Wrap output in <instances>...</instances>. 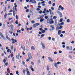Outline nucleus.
I'll list each match as a JSON object with an SVG mask.
<instances>
[{"mask_svg": "<svg viewBox=\"0 0 75 75\" xmlns=\"http://www.w3.org/2000/svg\"><path fill=\"white\" fill-rule=\"evenodd\" d=\"M25 71L27 72V75H30V73L29 71H28V68H26L25 69Z\"/></svg>", "mask_w": 75, "mask_h": 75, "instance_id": "f257e3e1", "label": "nucleus"}, {"mask_svg": "<svg viewBox=\"0 0 75 75\" xmlns=\"http://www.w3.org/2000/svg\"><path fill=\"white\" fill-rule=\"evenodd\" d=\"M38 25H39V23H36V24H34L33 25V27H34V28H35V27H37Z\"/></svg>", "mask_w": 75, "mask_h": 75, "instance_id": "f03ea898", "label": "nucleus"}, {"mask_svg": "<svg viewBox=\"0 0 75 75\" xmlns=\"http://www.w3.org/2000/svg\"><path fill=\"white\" fill-rule=\"evenodd\" d=\"M42 43V48L44 50L45 49V45L44 44V43Z\"/></svg>", "mask_w": 75, "mask_h": 75, "instance_id": "7ed1b4c3", "label": "nucleus"}, {"mask_svg": "<svg viewBox=\"0 0 75 75\" xmlns=\"http://www.w3.org/2000/svg\"><path fill=\"white\" fill-rule=\"evenodd\" d=\"M28 56L29 57V59H31V58H32V57L31 56V54H29L28 55Z\"/></svg>", "mask_w": 75, "mask_h": 75, "instance_id": "20e7f679", "label": "nucleus"}, {"mask_svg": "<svg viewBox=\"0 0 75 75\" xmlns=\"http://www.w3.org/2000/svg\"><path fill=\"white\" fill-rule=\"evenodd\" d=\"M29 2H31V3H36V1L35 0H30L29 1Z\"/></svg>", "mask_w": 75, "mask_h": 75, "instance_id": "39448f33", "label": "nucleus"}, {"mask_svg": "<svg viewBox=\"0 0 75 75\" xmlns=\"http://www.w3.org/2000/svg\"><path fill=\"white\" fill-rule=\"evenodd\" d=\"M58 13L59 16H60V17H62V13H61V12H58Z\"/></svg>", "mask_w": 75, "mask_h": 75, "instance_id": "423d86ee", "label": "nucleus"}, {"mask_svg": "<svg viewBox=\"0 0 75 75\" xmlns=\"http://www.w3.org/2000/svg\"><path fill=\"white\" fill-rule=\"evenodd\" d=\"M6 39H7V40H8V41H11V39H10V38L8 37V35H6Z\"/></svg>", "mask_w": 75, "mask_h": 75, "instance_id": "0eeeda50", "label": "nucleus"}, {"mask_svg": "<svg viewBox=\"0 0 75 75\" xmlns=\"http://www.w3.org/2000/svg\"><path fill=\"white\" fill-rule=\"evenodd\" d=\"M21 48L23 50H25V46H24L23 45H22L21 46Z\"/></svg>", "mask_w": 75, "mask_h": 75, "instance_id": "6e6552de", "label": "nucleus"}, {"mask_svg": "<svg viewBox=\"0 0 75 75\" xmlns=\"http://www.w3.org/2000/svg\"><path fill=\"white\" fill-rule=\"evenodd\" d=\"M35 47L34 46H32L31 47V51H34L35 50Z\"/></svg>", "mask_w": 75, "mask_h": 75, "instance_id": "1a4fd4ad", "label": "nucleus"}, {"mask_svg": "<svg viewBox=\"0 0 75 75\" xmlns=\"http://www.w3.org/2000/svg\"><path fill=\"white\" fill-rule=\"evenodd\" d=\"M11 31H12V32H13V31L14 30H13V25H11Z\"/></svg>", "mask_w": 75, "mask_h": 75, "instance_id": "9d476101", "label": "nucleus"}, {"mask_svg": "<svg viewBox=\"0 0 75 75\" xmlns=\"http://www.w3.org/2000/svg\"><path fill=\"white\" fill-rule=\"evenodd\" d=\"M29 14L30 16H33V14H34V12H33L31 11L30 12Z\"/></svg>", "mask_w": 75, "mask_h": 75, "instance_id": "9b49d317", "label": "nucleus"}, {"mask_svg": "<svg viewBox=\"0 0 75 75\" xmlns=\"http://www.w3.org/2000/svg\"><path fill=\"white\" fill-rule=\"evenodd\" d=\"M48 59H49V61H51L52 62H53V60H52V59L51 58V57H48Z\"/></svg>", "mask_w": 75, "mask_h": 75, "instance_id": "f8f14e48", "label": "nucleus"}, {"mask_svg": "<svg viewBox=\"0 0 75 75\" xmlns=\"http://www.w3.org/2000/svg\"><path fill=\"white\" fill-rule=\"evenodd\" d=\"M61 34V30H59L58 31V34L59 35Z\"/></svg>", "mask_w": 75, "mask_h": 75, "instance_id": "ddd939ff", "label": "nucleus"}, {"mask_svg": "<svg viewBox=\"0 0 75 75\" xmlns=\"http://www.w3.org/2000/svg\"><path fill=\"white\" fill-rule=\"evenodd\" d=\"M42 18H43V17L42 16H40L38 18V19H39V20H40V19H42Z\"/></svg>", "mask_w": 75, "mask_h": 75, "instance_id": "4468645a", "label": "nucleus"}, {"mask_svg": "<svg viewBox=\"0 0 75 75\" xmlns=\"http://www.w3.org/2000/svg\"><path fill=\"white\" fill-rule=\"evenodd\" d=\"M7 16V13H5L4 15V18H6Z\"/></svg>", "mask_w": 75, "mask_h": 75, "instance_id": "2eb2a0df", "label": "nucleus"}, {"mask_svg": "<svg viewBox=\"0 0 75 75\" xmlns=\"http://www.w3.org/2000/svg\"><path fill=\"white\" fill-rule=\"evenodd\" d=\"M50 18H49L47 19V23H50Z\"/></svg>", "mask_w": 75, "mask_h": 75, "instance_id": "dca6fc26", "label": "nucleus"}, {"mask_svg": "<svg viewBox=\"0 0 75 75\" xmlns=\"http://www.w3.org/2000/svg\"><path fill=\"white\" fill-rule=\"evenodd\" d=\"M50 27H52V30H53L54 29V26L51 25Z\"/></svg>", "mask_w": 75, "mask_h": 75, "instance_id": "f3484780", "label": "nucleus"}, {"mask_svg": "<svg viewBox=\"0 0 75 75\" xmlns=\"http://www.w3.org/2000/svg\"><path fill=\"white\" fill-rule=\"evenodd\" d=\"M64 22H62V23H59V25H64Z\"/></svg>", "mask_w": 75, "mask_h": 75, "instance_id": "a211bd4d", "label": "nucleus"}, {"mask_svg": "<svg viewBox=\"0 0 75 75\" xmlns=\"http://www.w3.org/2000/svg\"><path fill=\"white\" fill-rule=\"evenodd\" d=\"M11 40L12 41H15V42H17V40H14V39H13V38H12L11 39Z\"/></svg>", "mask_w": 75, "mask_h": 75, "instance_id": "6ab92c4d", "label": "nucleus"}, {"mask_svg": "<svg viewBox=\"0 0 75 75\" xmlns=\"http://www.w3.org/2000/svg\"><path fill=\"white\" fill-rule=\"evenodd\" d=\"M55 67H56V68H58V67L57 66V63H54V64Z\"/></svg>", "mask_w": 75, "mask_h": 75, "instance_id": "aec40b11", "label": "nucleus"}, {"mask_svg": "<svg viewBox=\"0 0 75 75\" xmlns=\"http://www.w3.org/2000/svg\"><path fill=\"white\" fill-rule=\"evenodd\" d=\"M44 21V19H42L40 20V22H43Z\"/></svg>", "mask_w": 75, "mask_h": 75, "instance_id": "412c9836", "label": "nucleus"}, {"mask_svg": "<svg viewBox=\"0 0 75 75\" xmlns=\"http://www.w3.org/2000/svg\"><path fill=\"white\" fill-rule=\"evenodd\" d=\"M45 36V34H42V35H41V38H42V37H44Z\"/></svg>", "mask_w": 75, "mask_h": 75, "instance_id": "4be33fe9", "label": "nucleus"}, {"mask_svg": "<svg viewBox=\"0 0 75 75\" xmlns=\"http://www.w3.org/2000/svg\"><path fill=\"white\" fill-rule=\"evenodd\" d=\"M47 71H49V70H50V68H49V66H47Z\"/></svg>", "mask_w": 75, "mask_h": 75, "instance_id": "5701e85b", "label": "nucleus"}, {"mask_svg": "<svg viewBox=\"0 0 75 75\" xmlns=\"http://www.w3.org/2000/svg\"><path fill=\"white\" fill-rule=\"evenodd\" d=\"M45 32H46V31L45 30H43L42 31V33H45Z\"/></svg>", "mask_w": 75, "mask_h": 75, "instance_id": "b1692460", "label": "nucleus"}, {"mask_svg": "<svg viewBox=\"0 0 75 75\" xmlns=\"http://www.w3.org/2000/svg\"><path fill=\"white\" fill-rule=\"evenodd\" d=\"M67 23H69L70 22V20L69 19H68L67 20Z\"/></svg>", "mask_w": 75, "mask_h": 75, "instance_id": "393cba45", "label": "nucleus"}, {"mask_svg": "<svg viewBox=\"0 0 75 75\" xmlns=\"http://www.w3.org/2000/svg\"><path fill=\"white\" fill-rule=\"evenodd\" d=\"M69 49L70 50H72V46H70L69 48Z\"/></svg>", "mask_w": 75, "mask_h": 75, "instance_id": "a878e982", "label": "nucleus"}, {"mask_svg": "<svg viewBox=\"0 0 75 75\" xmlns=\"http://www.w3.org/2000/svg\"><path fill=\"white\" fill-rule=\"evenodd\" d=\"M50 24H53V23H54V21H51L50 22Z\"/></svg>", "mask_w": 75, "mask_h": 75, "instance_id": "bb28decb", "label": "nucleus"}, {"mask_svg": "<svg viewBox=\"0 0 75 75\" xmlns=\"http://www.w3.org/2000/svg\"><path fill=\"white\" fill-rule=\"evenodd\" d=\"M17 33H21V30H18L17 31Z\"/></svg>", "mask_w": 75, "mask_h": 75, "instance_id": "cd10ccee", "label": "nucleus"}, {"mask_svg": "<svg viewBox=\"0 0 75 75\" xmlns=\"http://www.w3.org/2000/svg\"><path fill=\"white\" fill-rule=\"evenodd\" d=\"M63 21V18H61L59 21V22L60 23H61V22H62V21Z\"/></svg>", "mask_w": 75, "mask_h": 75, "instance_id": "c85d7f7f", "label": "nucleus"}, {"mask_svg": "<svg viewBox=\"0 0 75 75\" xmlns=\"http://www.w3.org/2000/svg\"><path fill=\"white\" fill-rule=\"evenodd\" d=\"M2 38L3 39V40H6V38H4V37L3 36L2 37Z\"/></svg>", "mask_w": 75, "mask_h": 75, "instance_id": "c756f323", "label": "nucleus"}, {"mask_svg": "<svg viewBox=\"0 0 75 75\" xmlns=\"http://www.w3.org/2000/svg\"><path fill=\"white\" fill-rule=\"evenodd\" d=\"M15 23L16 24H18V21H16Z\"/></svg>", "mask_w": 75, "mask_h": 75, "instance_id": "7c9ffc66", "label": "nucleus"}, {"mask_svg": "<svg viewBox=\"0 0 75 75\" xmlns=\"http://www.w3.org/2000/svg\"><path fill=\"white\" fill-rule=\"evenodd\" d=\"M23 72L24 74V75H25V70L23 69Z\"/></svg>", "mask_w": 75, "mask_h": 75, "instance_id": "2f4dec72", "label": "nucleus"}, {"mask_svg": "<svg viewBox=\"0 0 75 75\" xmlns=\"http://www.w3.org/2000/svg\"><path fill=\"white\" fill-rule=\"evenodd\" d=\"M0 35H1V37H3V34H2V33H0Z\"/></svg>", "mask_w": 75, "mask_h": 75, "instance_id": "473e14b6", "label": "nucleus"}, {"mask_svg": "<svg viewBox=\"0 0 75 75\" xmlns=\"http://www.w3.org/2000/svg\"><path fill=\"white\" fill-rule=\"evenodd\" d=\"M48 75H51V71H50L48 72Z\"/></svg>", "mask_w": 75, "mask_h": 75, "instance_id": "72a5a7b5", "label": "nucleus"}, {"mask_svg": "<svg viewBox=\"0 0 75 75\" xmlns=\"http://www.w3.org/2000/svg\"><path fill=\"white\" fill-rule=\"evenodd\" d=\"M31 23L33 24H34V23H35V21H31Z\"/></svg>", "mask_w": 75, "mask_h": 75, "instance_id": "f704fd0d", "label": "nucleus"}, {"mask_svg": "<svg viewBox=\"0 0 75 75\" xmlns=\"http://www.w3.org/2000/svg\"><path fill=\"white\" fill-rule=\"evenodd\" d=\"M57 17L56 16H54L53 17V19H56V18H57Z\"/></svg>", "mask_w": 75, "mask_h": 75, "instance_id": "c9c22d12", "label": "nucleus"}, {"mask_svg": "<svg viewBox=\"0 0 75 75\" xmlns=\"http://www.w3.org/2000/svg\"><path fill=\"white\" fill-rule=\"evenodd\" d=\"M45 19H48V17L47 16H45Z\"/></svg>", "mask_w": 75, "mask_h": 75, "instance_id": "e433bc0d", "label": "nucleus"}, {"mask_svg": "<svg viewBox=\"0 0 75 75\" xmlns=\"http://www.w3.org/2000/svg\"><path fill=\"white\" fill-rule=\"evenodd\" d=\"M50 14H51V15H54V13L53 12H51L50 13Z\"/></svg>", "mask_w": 75, "mask_h": 75, "instance_id": "4c0bfd02", "label": "nucleus"}, {"mask_svg": "<svg viewBox=\"0 0 75 75\" xmlns=\"http://www.w3.org/2000/svg\"><path fill=\"white\" fill-rule=\"evenodd\" d=\"M3 62L4 63H5L6 62V59H4Z\"/></svg>", "mask_w": 75, "mask_h": 75, "instance_id": "58836bf2", "label": "nucleus"}, {"mask_svg": "<svg viewBox=\"0 0 75 75\" xmlns=\"http://www.w3.org/2000/svg\"><path fill=\"white\" fill-rule=\"evenodd\" d=\"M16 18L17 20H18V16L17 15L16 16Z\"/></svg>", "mask_w": 75, "mask_h": 75, "instance_id": "ea45409f", "label": "nucleus"}, {"mask_svg": "<svg viewBox=\"0 0 75 75\" xmlns=\"http://www.w3.org/2000/svg\"><path fill=\"white\" fill-rule=\"evenodd\" d=\"M8 15H9V16H10V15H11V16H12V13H8Z\"/></svg>", "mask_w": 75, "mask_h": 75, "instance_id": "a19ab883", "label": "nucleus"}, {"mask_svg": "<svg viewBox=\"0 0 75 75\" xmlns=\"http://www.w3.org/2000/svg\"><path fill=\"white\" fill-rule=\"evenodd\" d=\"M14 57H13L12 59V61H13V62H14Z\"/></svg>", "mask_w": 75, "mask_h": 75, "instance_id": "79ce46f5", "label": "nucleus"}, {"mask_svg": "<svg viewBox=\"0 0 75 75\" xmlns=\"http://www.w3.org/2000/svg\"><path fill=\"white\" fill-rule=\"evenodd\" d=\"M26 11L27 13H28V12L29 11V9H27L26 10Z\"/></svg>", "mask_w": 75, "mask_h": 75, "instance_id": "37998d69", "label": "nucleus"}, {"mask_svg": "<svg viewBox=\"0 0 75 75\" xmlns=\"http://www.w3.org/2000/svg\"><path fill=\"white\" fill-rule=\"evenodd\" d=\"M51 9L52 10H54V8L53 7H51Z\"/></svg>", "mask_w": 75, "mask_h": 75, "instance_id": "c03bdc74", "label": "nucleus"}, {"mask_svg": "<svg viewBox=\"0 0 75 75\" xmlns=\"http://www.w3.org/2000/svg\"><path fill=\"white\" fill-rule=\"evenodd\" d=\"M62 27H63V26H60L59 27V29H61V28H62Z\"/></svg>", "mask_w": 75, "mask_h": 75, "instance_id": "a18cd8bd", "label": "nucleus"}, {"mask_svg": "<svg viewBox=\"0 0 75 75\" xmlns=\"http://www.w3.org/2000/svg\"><path fill=\"white\" fill-rule=\"evenodd\" d=\"M5 24H4L3 25V29H4V28H5Z\"/></svg>", "mask_w": 75, "mask_h": 75, "instance_id": "49530a36", "label": "nucleus"}, {"mask_svg": "<svg viewBox=\"0 0 75 75\" xmlns=\"http://www.w3.org/2000/svg\"><path fill=\"white\" fill-rule=\"evenodd\" d=\"M13 45H12L11 46V49L13 50Z\"/></svg>", "mask_w": 75, "mask_h": 75, "instance_id": "de8ad7c7", "label": "nucleus"}, {"mask_svg": "<svg viewBox=\"0 0 75 75\" xmlns=\"http://www.w3.org/2000/svg\"><path fill=\"white\" fill-rule=\"evenodd\" d=\"M39 13L40 14H41L42 13V11L40 10L39 11Z\"/></svg>", "mask_w": 75, "mask_h": 75, "instance_id": "09e8293b", "label": "nucleus"}, {"mask_svg": "<svg viewBox=\"0 0 75 75\" xmlns=\"http://www.w3.org/2000/svg\"><path fill=\"white\" fill-rule=\"evenodd\" d=\"M46 13V12L44 11H42V13L43 14H45Z\"/></svg>", "mask_w": 75, "mask_h": 75, "instance_id": "8fccbe9b", "label": "nucleus"}, {"mask_svg": "<svg viewBox=\"0 0 75 75\" xmlns=\"http://www.w3.org/2000/svg\"><path fill=\"white\" fill-rule=\"evenodd\" d=\"M44 30H46L47 31L48 30V28H44Z\"/></svg>", "mask_w": 75, "mask_h": 75, "instance_id": "3c124183", "label": "nucleus"}, {"mask_svg": "<svg viewBox=\"0 0 75 75\" xmlns=\"http://www.w3.org/2000/svg\"><path fill=\"white\" fill-rule=\"evenodd\" d=\"M66 48L67 50H69V46H68L66 47Z\"/></svg>", "mask_w": 75, "mask_h": 75, "instance_id": "603ef678", "label": "nucleus"}, {"mask_svg": "<svg viewBox=\"0 0 75 75\" xmlns=\"http://www.w3.org/2000/svg\"><path fill=\"white\" fill-rule=\"evenodd\" d=\"M36 10L37 11H39V10H40V8H37L36 9Z\"/></svg>", "mask_w": 75, "mask_h": 75, "instance_id": "864d4df0", "label": "nucleus"}, {"mask_svg": "<svg viewBox=\"0 0 75 75\" xmlns=\"http://www.w3.org/2000/svg\"><path fill=\"white\" fill-rule=\"evenodd\" d=\"M22 63H23V65H25V62H24V61H23L22 62Z\"/></svg>", "mask_w": 75, "mask_h": 75, "instance_id": "5fc2aeb1", "label": "nucleus"}, {"mask_svg": "<svg viewBox=\"0 0 75 75\" xmlns=\"http://www.w3.org/2000/svg\"><path fill=\"white\" fill-rule=\"evenodd\" d=\"M38 6H40L41 5V3L40 2H39L38 4Z\"/></svg>", "mask_w": 75, "mask_h": 75, "instance_id": "6e6d98bb", "label": "nucleus"}, {"mask_svg": "<svg viewBox=\"0 0 75 75\" xmlns=\"http://www.w3.org/2000/svg\"><path fill=\"white\" fill-rule=\"evenodd\" d=\"M59 54H61L62 53V51H59Z\"/></svg>", "mask_w": 75, "mask_h": 75, "instance_id": "4d7b16f0", "label": "nucleus"}, {"mask_svg": "<svg viewBox=\"0 0 75 75\" xmlns=\"http://www.w3.org/2000/svg\"><path fill=\"white\" fill-rule=\"evenodd\" d=\"M57 54V52H54V54Z\"/></svg>", "mask_w": 75, "mask_h": 75, "instance_id": "13d9d810", "label": "nucleus"}, {"mask_svg": "<svg viewBox=\"0 0 75 75\" xmlns=\"http://www.w3.org/2000/svg\"><path fill=\"white\" fill-rule=\"evenodd\" d=\"M64 7H62V8H61V10H64Z\"/></svg>", "mask_w": 75, "mask_h": 75, "instance_id": "bf43d9fd", "label": "nucleus"}, {"mask_svg": "<svg viewBox=\"0 0 75 75\" xmlns=\"http://www.w3.org/2000/svg\"><path fill=\"white\" fill-rule=\"evenodd\" d=\"M5 65H6V66H7V65H8V63L7 62L6 63Z\"/></svg>", "mask_w": 75, "mask_h": 75, "instance_id": "052dcab7", "label": "nucleus"}, {"mask_svg": "<svg viewBox=\"0 0 75 75\" xmlns=\"http://www.w3.org/2000/svg\"><path fill=\"white\" fill-rule=\"evenodd\" d=\"M55 6V4L53 3L52 4V6Z\"/></svg>", "mask_w": 75, "mask_h": 75, "instance_id": "680f3d73", "label": "nucleus"}, {"mask_svg": "<svg viewBox=\"0 0 75 75\" xmlns=\"http://www.w3.org/2000/svg\"><path fill=\"white\" fill-rule=\"evenodd\" d=\"M62 44L63 45H65V42H63Z\"/></svg>", "mask_w": 75, "mask_h": 75, "instance_id": "e2e57ef3", "label": "nucleus"}, {"mask_svg": "<svg viewBox=\"0 0 75 75\" xmlns=\"http://www.w3.org/2000/svg\"><path fill=\"white\" fill-rule=\"evenodd\" d=\"M59 8H61L62 7V6L61 5H60L59 6Z\"/></svg>", "mask_w": 75, "mask_h": 75, "instance_id": "0e129e2a", "label": "nucleus"}, {"mask_svg": "<svg viewBox=\"0 0 75 75\" xmlns=\"http://www.w3.org/2000/svg\"><path fill=\"white\" fill-rule=\"evenodd\" d=\"M48 3H49V4H51V1H49Z\"/></svg>", "mask_w": 75, "mask_h": 75, "instance_id": "69168bd1", "label": "nucleus"}, {"mask_svg": "<svg viewBox=\"0 0 75 75\" xmlns=\"http://www.w3.org/2000/svg\"><path fill=\"white\" fill-rule=\"evenodd\" d=\"M51 37H49L48 38V39H49V40H51Z\"/></svg>", "mask_w": 75, "mask_h": 75, "instance_id": "338daca9", "label": "nucleus"}, {"mask_svg": "<svg viewBox=\"0 0 75 75\" xmlns=\"http://www.w3.org/2000/svg\"><path fill=\"white\" fill-rule=\"evenodd\" d=\"M52 40L53 41H55V39H54V38H52Z\"/></svg>", "mask_w": 75, "mask_h": 75, "instance_id": "774afa93", "label": "nucleus"}]
</instances>
